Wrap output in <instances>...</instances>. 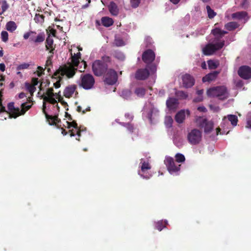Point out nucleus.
<instances>
[{"label":"nucleus","mask_w":251,"mask_h":251,"mask_svg":"<svg viewBox=\"0 0 251 251\" xmlns=\"http://www.w3.org/2000/svg\"><path fill=\"white\" fill-rule=\"evenodd\" d=\"M108 10L113 16H117L119 13V9L117 5L114 2L111 1L110 2L108 6Z\"/></svg>","instance_id":"25"},{"label":"nucleus","mask_w":251,"mask_h":251,"mask_svg":"<svg viewBox=\"0 0 251 251\" xmlns=\"http://www.w3.org/2000/svg\"><path fill=\"white\" fill-rule=\"evenodd\" d=\"M209 38L208 43L201 47L203 54L206 56L213 55L220 49V27L218 24L215 25Z\"/></svg>","instance_id":"1"},{"label":"nucleus","mask_w":251,"mask_h":251,"mask_svg":"<svg viewBox=\"0 0 251 251\" xmlns=\"http://www.w3.org/2000/svg\"><path fill=\"white\" fill-rule=\"evenodd\" d=\"M165 94V91L164 90H160L159 91V95L160 96H163Z\"/></svg>","instance_id":"63"},{"label":"nucleus","mask_w":251,"mask_h":251,"mask_svg":"<svg viewBox=\"0 0 251 251\" xmlns=\"http://www.w3.org/2000/svg\"><path fill=\"white\" fill-rule=\"evenodd\" d=\"M107 69L106 64L100 60H96L92 65V69L94 74L97 76L101 75Z\"/></svg>","instance_id":"10"},{"label":"nucleus","mask_w":251,"mask_h":251,"mask_svg":"<svg viewBox=\"0 0 251 251\" xmlns=\"http://www.w3.org/2000/svg\"><path fill=\"white\" fill-rule=\"evenodd\" d=\"M117 79L116 72L112 69L108 70L105 77V82L108 84L113 85L116 82Z\"/></svg>","instance_id":"12"},{"label":"nucleus","mask_w":251,"mask_h":251,"mask_svg":"<svg viewBox=\"0 0 251 251\" xmlns=\"http://www.w3.org/2000/svg\"><path fill=\"white\" fill-rule=\"evenodd\" d=\"M94 84L95 79L91 75L85 74L81 75L79 85L83 89L85 90L91 89L93 87Z\"/></svg>","instance_id":"8"},{"label":"nucleus","mask_w":251,"mask_h":251,"mask_svg":"<svg viewBox=\"0 0 251 251\" xmlns=\"http://www.w3.org/2000/svg\"><path fill=\"white\" fill-rule=\"evenodd\" d=\"M146 90L144 87H137L135 91V94L139 97H142L144 96L145 94Z\"/></svg>","instance_id":"35"},{"label":"nucleus","mask_w":251,"mask_h":251,"mask_svg":"<svg viewBox=\"0 0 251 251\" xmlns=\"http://www.w3.org/2000/svg\"><path fill=\"white\" fill-rule=\"evenodd\" d=\"M120 124L122 126L126 127L130 133L133 132L134 130H135V128L133 126L129 123H121Z\"/></svg>","instance_id":"42"},{"label":"nucleus","mask_w":251,"mask_h":251,"mask_svg":"<svg viewBox=\"0 0 251 251\" xmlns=\"http://www.w3.org/2000/svg\"><path fill=\"white\" fill-rule=\"evenodd\" d=\"M226 117H225L223 119V125H224V127L226 126V130H224L223 132L221 131V134H227L229 132V130L228 129H229L228 126H229V125L228 123L227 124V126L226 125L225 122H226Z\"/></svg>","instance_id":"46"},{"label":"nucleus","mask_w":251,"mask_h":251,"mask_svg":"<svg viewBox=\"0 0 251 251\" xmlns=\"http://www.w3.org/2000/svg\"><path fill=\"white\" fill-rule=\"evenodd\" d=\"M36 32L35 31H30L29 32H27L26 33H25L24 34V38L25 39V40H26L29 37H30V36H31L33 34H36Z\"/></svg>","instance_id":"52"},{"label":"nucleus","mask_w":251,"mask_h":251,"mask_svg":"<svg viewBox=\"0 0 251 251\" xmlns=\"http://www.w3.org/2000/svg\"><path fill=\"white\" fill-rule=\"evenodd\" d=\"M131 95V92L128 90H124L121 93V96L126 100L129 99Z\"/></svg>","instance_id":"39"},{"label":"nucleus","mask_w":251,"mask_h":251,"mask_svg":"<svg viewBox=\"0 0 251 251\" xmlns=\"http://www.w3.org/2000/svg\"><path fill=\"white\" fill-rule=\"evenodd\" d=\"M155 56V53L152 50H148L143 53L142 59L145 63L149 64L154 60Z\"/></svg>","instance_id":"16"},{"label":"nucleus","mask_w":251,"mask_h":251,"mask_svg":"<svg viewBox=\"0 0 251 251\" xmlns=\"http://www.w3.org/2000/svg\"><path fill=\"white\" fill-rule=\"evenodd\" d=\"M151 73L154 74L156 72V67L153 65H151L149 67Z\"/></svg>","instance_id":"56"},{"label":"nucleus","mask_w":251,"mask_h":251,"mask_svg":"<svg viewBox=\"0 0 251 251\" xmlns=\"http://www.w3.org/2000/svg\"><path fill=\"white\" fill-rule=\"evenodd\" d=\"M54 34L52 33V36L49 35L46 41V48L47 50H50V52L53 54V50L55 49V45L53 44V37Z\"/></svg>","instance_id":"20"},{"label":"nucleus","mask_w":251,"mask_h":251,"mask_svg":"<svg viewBox=\"0 0 251 251\" xmlns=\"http://www.w3.org/2000/svg\"><path fill=\"white\" fill-rule=\"evenodd\" d=\"M114 57L120 61H123L125 59L124 54L120 51H115L114 54Z\"/></svg>","instance_id":"41"},{"label":"nucleus","mask_w":251,"mask_h":251,"mask_svg":"<svg viewBox=\"0 0 251 251\" xmlns=\"http://www.w3.org/2000/svg\"><path fill=\"white\" fill-rule=\"evenodd\" d=\"M64 126L68 128H71L74 127L75 129H73L70 130L71 132V136H74L76 134L78 137L80 136L81 130L78 127L75 121L70 122L68 121H65V124H64Z\"/></svg>","instance_id":"13"},{"label":"nucleus","mask_w":251,"mask_h":251,"mask_svg":"<svg viewBox=\"0 0 251 251\" xmlns=\"http://www.w3.org/2000/svg\"><path fill=\"white\" fill-rule=\"evenodd\" d=\"M246 127L247 128L251 129V120H248L247 122V125Z\"/></svg>","instance_id":"59"},{"label":"nucleus","mask_w":251,"mask_h":251,"mask_svg":"<svg viewBox=\"0 0 251 251\" xmlns=\"http://www.w3.org/2000/svg\"><path fill=\"white\" fill-rule=\"evenodd\" d=\"M203 100V96H198V97L195 98L194 99V101L196 102H200L202 101Z\"/></svg>","instance_id":"54"},{"label":"nucleus","mask_w":251,"mask_h":251,"mask_svg":"<svg viewBox=\"0 0 251 251\" xmlns=\"http://www.w3.org/2000/svg\"><path fill=\"white\" fill-rule=\"evenodd\" d=\"M198 110L201 112H205L206 111V109L204 106H199L198 107Z\"/></svg>","instance_id":"57"},{"label":"nucleus","mask_w":251,"mask_h":251,"mask_svg":"<svg viewBox=\"0 0 251 251\" xmlns=\"http://www.w3.org/2000/svg\"><path fill=\"white\" fill-rule=\"evenodd\" d=\"M151 165L148 159L142 158L139 164L138 174L143 179H149L152 176Z\"/></svg>","instance_id":"4"},{"label":"nucleus","mask_w":251,"mask_h":251,"mask_svg":"<svg viewBox=\"0 0 251 251\" xmlns=\"http://www.w3.org/2000/svg\"><path fill=\"white\" fill-rule=\"evenodd\" d=\"M203 93V90H202V89L199 90L197 91V94L200 96H202Z\"/></svg>","instance_id":"61"},{"label":"nucleus","mask_w":251,"mask_h":251,"mask_svg":"<svg viewBox=\"0 0 251 251\" xmlns=\"http://www.w3.org/2000/svg\"><path fill=\"white\" fill-rule=\"evenodd\" d=\"M101 21L102 25L106 27H109L112 25L114 23L113 19L108 17H102Z\"/></svg>","instance_id":"28"},{"label":"nucleus","mask_w":251,"mask_h":251,"mask_svg":"<svg viewBox=\"0 0 251 251\" xmlns=\"http://www.w3.org/2000/svg\"><path fill=\"white\" fill-rule=\"evenodd\" d=\"M34 20L36 23H42L44 21V17L43 15L36 14L34 17Z\"/></svg>","instance_id":"47"},{"label":"nucleus","mask_w":251,"mask_h":251,"mask_svg":"<svg viewBox=\"0 0 251 251\" xmlns=\"http://www.w3.org/2000/svg\"><path fill=\"white\" fill-rule=\"evenodd\" d=\"M125 117L130 121L133 119V116L129 113H126L125 114Z\"/></svg>","instance_id":"55"},{"label":"nucleus","mask_w":251,"mask_h":251,"mask_svg":"<svg viewBox=\"0 0 251 251\" xmlns=\"http://www.w3.org/2000/svg\"><path fill=\"white\" fill-rule=\"evenodd\" d=\"M51 63V58L50 57H48L47 61H46V65H49Z\"/></svg>","instance_id":"64"},{"label":"nucleus","mask_w":251,"mask_h":251,"mask_svg":"<svg viewBox=\"0 0 251 251\" xmlns=\"http://www.w3.org/2000/svg\"><path fill=\"white\" fill-rule=\"evenodd\" d=\"M182 84L185 88H190L195 84L194 78L189 74H185L182 76Z\"/></svg>","instance_id":"15"},{"label":"nucleus","mask_w":251,"mask_h":251,"mask_svg":"<svg viewBox=\"0 0 251 251\" xmlns=\"http://www.w3.org/2000/svg\"><path fill=\"white\" fill-rule=\"evenodd\" d=\"M1 40L4 42H6L8 40V34L6 31H2L1 32Z\"/></svg>","instance_id":"48"},{"label":"nucleus","mask_w":251,"mask_h":251,"mask_svg":"<svg viewBox=\"0 0 251 251\" xmlns=\"http://www.w3.org/2000/svg\"><path fill=\"white\" fill-rule=\"evenodd\" d=\"M201 67L202 69L205 70L207 69V65L205 61H203L201 64Z\"/></svg>","instance_id":"60"},{"label":"nucleus","mask_w":251,"mask_h":251,"mask_svg":"<svg viewBox=\"0 0 251 251\" xmlns=\"http://www.w3.org/2000/svg\"><path fill=\"white\" fill-rule=\"evenodd\" d=\"M9 7V5L5 0H0V10L3 14Z\"/></svg>","instance_id":"37"},{"label":"nucleus","mask_w":251,"mask_h":251,"mask_svg":"<svg viewBox=\"0 0 251 251\" xmlns=\"http://www.w3.org/2000/svg\"><path fill=\"white\" fill-rule=\"evenodd\" d=\"M45 38V34L44 33H40L37 35L36 38H32V41L36 43H42L44 41Z\"/></svg>","instance_id":"33"},{"label":"nucleus","mask_w":251,"mask_h":251,"mask_svg":"<svg viewBox=\"0 0 251 251\" xmlns=\"http://www.w3.org/2000/svg\"><path fill=\"white\" fill-rule=\"evenodd\" d=\"M207 13L209 18H213L215 15L216 13L208 5L206 6Z\"/></svg>","instance_id":"44"},{"label":"nucleus","mask_w":251,"mask_h":251,"mask_svg":"<svg viewBox=\"0 0 251 251\" xmlns=\"http://www.w3.org/2000/svg\"><path fill=\"white\" fill-rule=\"evenodd\" d=\"M176 96L180 100L186 99L188 97V94L186 92L183 91H177L176 92Z\"/></svg>","instance_id":"38"},{"label":"nucleus","mask_w":251,"mask_h":251,"mask_svg":"<svg viewBox=\"0 0 251 251\" xmlns=\"http://www.w3.org/2000/svg\"><path fill=\"white\" fill-rule=\"evenodd\" d=\"M114 43L117 46H122L125 45V42L117 36L115 37Z\"/></svg>","instance_id":"45"},{"label":"nucleus","mask_w":251,"mask_h":251,"mask_svg":"<svg viewBox=\"0 0 251 251\" xmlns=\"http://www.w3.org/2000/svg\"><path fill=\"white\" fill-rule=\"evenodd\" d=\"M38 83V78L32 79V84L26 83H25V86L26 90L29 91L31 95H32L33 93L36 90L35 85H37Z\"/></svg>","instance_id":"23"},{"label":"nucleus","mask_w":251,"mask_h":251,"mask_svg":"<svg viewBox=\"0 0 251 251\" xmlns=\"http://www.w3.org/2000/svg\"><path fill=\"white\" fill-rule=\"evenodd\" d=\"M69 51L71 54V62L72 65L74 67H77L80 61L81 53L78 52L77 53H74L73 54L72 50H70Z\"/></svg>","instance_id":"24"},{"label":"nucleus","mask_w":251,"mask_h":251,"mask_svg":"<svg viewBox=\"0 0 251 251\" xmlns=\"http://www.w3.org/2000/svg\"><path fill=\"white\" fill-rule=\"evenodd\" d=\"M239 24L235 22H231L227 23L225 25L226 28L229 30L232 31L239 27Z\"/></svg>","instance_id":"31"},{"label":"nucleus","mask_w":251,"mask_h":251,"mask_svg":"<svg viewBox=\"0 0 251 251\" xmlns=\"http://www.w3.org/2000/svg\"><path fill=\"white\" fill-rule=\"evenodd\" d=\"M196 123L200 127L204 128V131L205 133L210 132L213 128V123L211 121H207L203 117L197 118Z\"/></svg>","instance_id":"11"},{"label":"nucleus","mask_w":251,"mask_h":251,"mask_svg":"<svg viewBox=\"0 0 251 251\" xmlns=\"http://www.w3.org/2000/svg\"><path fill=\"white\" fill-rule=\"evenodd\" d=\"M76 69L72 66H65V67L61 69L59 72L56 73L54 74V75L59 77V80H57L55 82L53 83V86L56 88H58L60 87V80L61 79V76H63L66 75L68 78L72 77L75 74V70Z\"/></svg>","instance_id":"5"},{"label":"nucleus","mask_w":251,"mask_h":251,"mask_svg":"<svg viewBox=\"0 0 251 251\" xmlns=\"http://www.w3.org/2000/svg\"><path fill=\"white\" fill-rule=\"evenodd\" d=\"M26 97V95L24 93H21L18 95V98L20 99H23L24 98Z\"/></svg>","instance_id":"58"},{"label":"nucleus","mask_w":251,"mask_h":251,"mask_svg":"<svg viewBox=\"0 0 251 251\" xmlns=\"http://www.w3.org/2000/svg\"><path fill=\"white\" fill-rule=\"evenodd\" d=\"M141 0H130L131 6L133 8H136L139 6Z\"/></svg>","instance_id":"50"},{"label":"nucleus","mask_w":251,"mask_h":251,"mask_svg":"<svg viewBox=\"0 0 251 251\" xmlns=\"http://www.w3.org/2000/svg\"><path fill=\"white\" fill-rule=\"evenodd\" d=\"M158 113V109L155 107L153 103L151 101H148L146 103L143 108V115L146 116L151 123L153 117L157 115Z\"/></svg>","instance_id":"6"},{"label":"nucleus","mask_w":251,"mask_h":251,"mask_svg":"<svg viewBox=\"0 0 251 251\" xmlns=\"http://www.w3.org/2000/svg\"><path fill=\"white\" fill-rule=\"evenodd\" d=\"M173 122V120L171 116H166L164 123L166 127H171L172 126Z\"/></svg>","instance_id":"40"},{"label":"nucleus","mask_w":251,"mask_h":251,"mask_svg":"<svg viewBox=\"0 0 251 251\" xmlns=\"http://www.w3.org/2000/svg\"><path fill=\"white\" fill-rule=\"evenodd\" d=\"M13 102L9 103L8 104V111H6L5 107L0 102V113H1L0 115V119L1 120H3V118L4 119H6V117L3 116V115H5L9 118H16L20 115H24L31 106V105H28L26 103H23L21 105V109H20L19 108H15Z\"/></svg>","instance_id":"2"},{"label":"nucleus","mask_w":251,"mask_h":251,"mask_svg":"<svg viewBox=\"0 0 251 251\" xmlns=\"http://www.w3.org/2000/svg\"><path fill=\"white\" fill-rule=\"evenodd\" d=\"M149 75L150 73L147 69H139L136 71L135 77L138 80H143L147 78Z\"/></svg>","instance_id":"17"},{"label":"nucleus","mask_w":251,"mask_h":251,"mask_svg":"<svg viewBox=\"0 0 251 251\" xmlns=\"http://www.w3.org/2000/svg\"><path fill=\"white\" fill-rule=\"evenodd\" d=\"M190 115V111L188 110H181L176 115V121L178 123H182L185 120L186 116Z\"/></svg>","instance_id":"19"},{"label":"nucleus","mask_w":251,"mask_h":251,"mask_svg":"<svg viewBox=\"0 0 251 251\" xmlns=\"http://www.w3.org/2000/svg\"><path fill=\"white\" fill-rule=\"evenodd\" d=\"M207 64L209 69H215L219 65V62L218 60L210 59L207 61Z\"/></svg>","instance_id":"32"},{"label":"nucleus","mask_w":251,"mask_h":251,"mask_svg":"<svg viewBox=\"0 0 251 251\" xmlns=\"http://www.w3.org/2000/svg\"><path fill=\"white\" fill-rule=\"evenodd\" d=\"M29 66V65L28 63H23L22 64L19 65L17 67V69L18 70H24V69H27Z\"/></svg>","instance_id":"53"},{"label":"nucleus","mask_w":251,"mask_h":251,"mask_svg":"<svg viewBox=\"0 0 251 251\" xmlns=\"http://www.w3.org/2000/svg\"><path fill=\"white\" fill-rule=\"evenodd\" d=\"M76 89V86L75 85H71L66 87L63 92L64 96L68 98L72 97L74 94H77V92L75 91Z\"/></svg>","instance_id":"18"},{"label":"nucleus","mask_w":251,"mask_h":251,"mask_svg":"<svg viewBox=\"0 0 251 251\" xmlns=\"http://www.w3.org/2000/svg\"><path fill=\"white\" fill-rule=\"evenodd\" d=\"M248 16L246 11H239L232 14L231 17L234 19L242 20L245 19Z\"/></svg>","instance_id":"27"},{"label":"nucleus","mask_w":251,"mask_h":251,"mask_svg":"<svg viewBox=\"0 0 251 251\" xmlns=\"http://www.w3.org/2000/svg\"><path fill=\"white\" fill-rule=\"evenodd\" d=\"M201 131L197 129H192L187 135V140L189 143L193 145L199 144L201 140Z\"/></svg>","instance_id":"9"},{"label":"nucleus","mask_w":251,"mask_h":251,"mask_svg":"<svg viewBox=\"0 0 251 251\" xmlns=\"http://www.w3.org/2000/svg\"><path fill=\"white\" fill-rule=\"evenodd\" d=\"M17 25L13 21H10L6 24V29L10 32H13L17 28Z\"/></svg>","instance_id":"29"},{"label":"nucleus","mask_w":251,"mask_h":251,"mask_svg":"<svg viewBox=\"0 0 251 251\" xmlns=\"http://www.w3.org/2000/svg\"><path fill=\"white\" fill-rule=\"evenodd\" d=\"M176 161L177 163H182L184 162L185 158L184 156L181 153H176L175 155Z\"/></svg>","instance_id":"43"},{"label":"nucleus","mask_w":251,"mask_h":251,"mask_svg":"<svg viewBox=\"0 0 251 251\" xmlns=\"http://www.w3.org/2000/svg\"><path fill=\"white\" fill-rule=\"evenodd\" d=\"M166 105L170 110H175L178 105L177 100L175 98H170L166 101Z\"/></svg>","instance_id":"22"},{"label":"nucleus","mask_w":251,"mask_h":251,"mask_svg":"<svg viewBox=\"0 0 251 251\" xmlns=\"http://www.w3.org/2000/svg\"><path fill=\"white\" fill-rule=\"evenodd\" d=\"M206 29L207 28L206 27H201V28L198 29L196 31L197 34L200 35H203L206 31Z\"/></svg>","instance_id":"49"},{"label":"nucleus","mask_w":251,"mask_h":251,"mask_svg":"<svg viewBox=\"0 0 251 251\" xmlns=\"http://www.w3.org/2000/svg\"><path fill=\"white\" fill-rule=\"evenodd\" d=\"M0 70L2 72L4 71L5 70V65L3 63L0 64Z\"/></svg>","instance_id":"62"},{"label":"nucleus","mask_w":251,"mask_h":251,"mask_svg":"<svg viewBox=\"0 0 251 251\" xmlns=\"http://www.w3.org/2000/svg\"><path fill=\"white\" fill-rule=\"evenodd\" d=\"M44 102L43 105V111L47 115L46 113V103L49 102L53 105L54 109V113H56L59 111V107L58 106V101H60L63 105L67 104L64 101H62L60 99V95L59 93H54L52 88H48L45 94L42 96Z\"/></svg>","instance_id":"3"},{"label":"nucleus","mask_w":251,"mask_h":251,"mask_svg":"<svg viewBox=\"0 0 251 251\" xmlns=\"http://www.w3.org/2000/svg\"><path fill=\"white\" fill-rule=\"evenodd\" d=\"M227 120L228 121L230 122L231 124L233 126H236L238 121L237 117L236 115H228L227 116Z\"/></svg>","instance_id":"36"},{"label":"nucleus","mask_w":251,"mask_h":251,"mask_svg":"<svg viewBox=\"0 0 251 251\" xmlns=\"http://www.w3.org/2000/svg\"><path fill=\"white\" fill-rule=\"evenodd\" d=\"M206 94L210 98H218L220 97V87H213L207 90Z\"/></svg>","instance_id":"21"},{"label":"nucleus","mask_w":251,"mask_h":251,"mask_svg":"<svg viewBox=\"0 0 251 251\" xmlns=\"http://www.w3.org/2000/svg\"><path fill=\"white\" fill-rule=\"evenodd\" d=\"M164 162L167 167V170L171 175L176 176L179 174L180 165H177L175 162L173 158L170 156H166Z\"/></svg>","instance_id":"7"},{"label":"nucleus","mask_w":251,"mask_h":251,"mask_svg":"<svg viewBox=\"0 0 251 251\" xmlns=\"http://www.w3.org/2000/svg\"><path fill=\"white\" fill-rule=\"evenodd\" d=\"M168 224V221L167 220L165 221H159L155 223V227L158 230L161 231L164 227V225H167Z\"/></svg>","instance_id":"34"},{"label":"nucleus","mask_w":251,"mask_h":251,"mask_svg":"<svg viewBox=\"0 0 251 251\" xmlns=\"http://www.w3.org/2000/svg\"><path fill=\"white\" fill-rule=\"evenodd\" d=\"M229 93L224 86H221V100H224L229 97Z\"/></svg>","instance_id":"30"},{"label":"nucleus","mask_w":251,"mask_h":251,"mask_svg":"<svg viewBox=\"0 0 251 251\" xmlns=\"http://www.w3.org/2000/svg\"><path fill=\"white\" fill-rule=\"evenodd\" d=\"M44 69L42 67L39 66L37 68L36 72L35 73L38 76L40 77L44 74Z\"/></svg>","instance_id":"51"},{"label":"nucleus","mask_w":251,"mask_h":251,"mask_svg":"<svg viewBox=\"0 0 251 251\" xmlns=\"http://www.w3.org/2000/svg\"><path fill=\"white\" fill-rule=\"evenodd\" d=\"M238 74L244 79L251 78V68L248 66H242L238 70Z\"/></svg>","instance_id":"14"},{"label":"nucleus","mask_w":251,"mask_h":251,"mask_svg":"<svg viewBox=\"0 0 251 251\" xmlns=\"http://www.w3.org/2000/svg\"><path fill=\"white\" fill-rule=\"evenodd\" d=\"M218 74V72L217 71H215L212 73H210L202 78V81L203 82H211L216 79Z\"/></svg>","instance_id":"26"}]
</instances>
